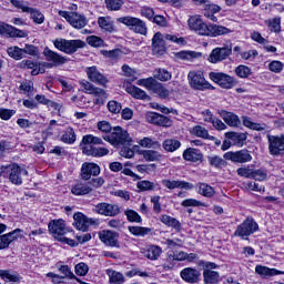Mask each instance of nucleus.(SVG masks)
Returning <instances> with one entry per match:
<instances>
[{
    "mask_svg": "<svg viewBox=\"0 0 284 284\" xmlns=\"http://www.w3.org/2000/svg\"><path fill=\"white\" fill-rule=\"evenodd\" d=\"M82 154H85L87 156H108V154H110V150L103 146H93L103 145V140L92 134H88L82 138Z\"/></svg>",
    "mask_w": 284,
    "mask_h": 284,
    "instance_id": "1",
    "label": "nucleus"
},
{
    "mask_svg": "<svg viewBox=\"0 0 284 284\" xmlns=\"http://www.w3.org/2000/svg\"><path fill=\"white\" fill-rule=\"evenodd\" d=\"M1 176H3V179H9L10 183H12L13 185H22V176H28V170L22 169L17 163L2 165L0 166V178Z\"/></svg>",
    "mask_w": 284,
    "mask_h": 284,
    "instance_id": "2",
    "label": "nucleus"
},
{
    "mask_svg": "<svg viewBox=\"0 0 284 284\" xmlns=\"http://www.w3.org/2000/svg\"><path fill=\"white\" fill-rule=\"evenodd\" d=\"M118 22L126 26V28H129L131 32H135V34H142V37L148 34V24H145V22L139 18L125 16L118 18Z\"/></svg>",
    "mask_w": 284,
    "mask_h": 284,
    "instance_id": "3",
    "label": "nucleus"
},
{
    "mask_svg": "<svg viewBox=\"0 0 284 284\" xmlns=\"http://www.w3.org/2000/svg\"><path fill=\"white\" fill-rule=\"evenodd\" d=\"M103 139L104 141L111 143V145H114V148L119 145H125V143H132V138H130L128 131L123 130L121 126L113 128L111 133L105 135Z\"/></svg>",
    "mask_w": 284,
    "mask_h": 284,
    "instance_id": "4",
    "label": "nucleus"
},
{
    "mask_svg": "<svg viewBox=\"0 0 284 284\" xmlns=\"http://www.w3.org/2000/svg\"><path fill=\"white\" fill-rule=\"evenodd\" d=\"M53 45L57 50H60V52H64V54H74L77 50L85 48V42H83V40L55 39Z\"/></svg>",
    "mask_w": 284,
    "mask_h": 284,
    "instance_id": "5",
    "label": "nucleus"
},
{
    "mask_svg": "<svg viewBox=\"0 0 284 284\" xmlns=\"http://www.w3.org/2000/svg\"><path fill=\"white\" fill-rule=\"evenodd\" d=\"M189 85L192 90L205 92V90H214V87L205 80V75L201 72L191 71L187 74Z\"/></svg>",
    "mask_w": 284,
    "mask_h": 284,
    "instance_id": "6",
    "label": "nucleus"
},
{
    "mask_svg": "<svg viewBox=\"0 0 284 284\" xmlns=\"http://www.w3.org/2000/svg\"><path fill=\"white\" fill-rule=\"evenodd\" d=\"M209 79H211L213 83L220 85V88L223 90H232V88H235V85L239 83L236 78L224 72L212 71L209 73Z\"/></svg>",
    "mask_w": 284,
    "mask_h": 284,
    "instance_id": "7",
    "label": "nucleus"
},
{
    "mask_svg": "<svg viewBox=\"0 0 284 284\" xmlns=\"http://www.w3.org/2000/svg\"><path fill=\"white\" fill-rule=\"evenodd\" d=\"M258 230V223L254 221L252 217H247L242 224H240L235 232L234 236H239L243 241H247L254 232H257Z\"/></svg>",
    "mask_w": 284,
    "mask_h": 284,
    "instance_id": "8",
    "label": "nucleus"
},
{
    "mask_svg": "<svg viewBox=\"0 0 284 284\" xmlns=\"http://www.w3.org/2000/svg\"><path fill=\"white\" fill-rule=\"evenodd\" d=\"M42 54L45 58V61H48L43 62V68H59V65H65V62L68 61V58L52 51V49L48 47L43 49Z\"/></svg>",
    "mask_w": 284,
    "mask_h": 284,
    "instance_id": "9",
    "label": "nucleus"
},
{
    "mask_svg": "<svg viewBox=\"0 0 284 284\" xmlns=\"http://www.w3.org/2000/svg\"><path fill=\"white\" fill-rule=\"evenodd\" d=\"M266 139L268 141V154L271 156H282L284 153V135L267 134Z\"/></svg>",
    "mask_w": 284,
    "mask_h": 284,
    "instance_id": "10",
    "label": "nucleus"
},
{
    "mask_svg": "<svg viewBox=\"0 0 284 284\" xmlns=\"http://www.w3.org/2000/svg\"><path fill=\"white\" fill-rule=\"evenodd\" d=\"M80 85L82 88V91H84L87 94H93L94 97H97V105L103 103L108 99V93L105 92V90L94 87V84L88 82V80L80 81Z\"/></svg>",
    "mask_w": 284,
    "mask_h": 284,
    "instance_id": "11",
    "label": "nucleus"
},
{
    "mask_svg": "<svg viewBox=\"0 0 284 284\" xmlns=\"http://www.w3.org/2000/svg\"><path fill=\"white\" fill-rule=\"evenodd\" d=\"M225 161H231L232 163H250L252 161V152L247 149H242L240 151H229L223 154Z\"/></svg>",
    "mask_w": 284,
    "mask_h": 284,
    "instance_id": "12",
    "label": "nucleus"
},
{
    "mask_svg": "<svg viewBox=\"0 0 284 284\" xmlns=\"http://www.w3.org/2000/svg\"><path fill=\"white\" fill-rule=\"evenodd\" d=\"M59 17L65 19V21L77 30H81V28L88 26V19L77 12L59 11Z\"/></svg>",
    "mask_w": 284,
    "mask_h": 284,
    "instance_id": "13",
    "label": "nucleus"
},
{
    "mask_svg": "<svg viewBox=\"0 0 284 284\" xmlns=\"http://www.w3.org/2000/svg\"><path fill=\"white\" fill-rule=\"evenodd\" d=\"M230 54H232V44H225L224 47L213 49L207 61L210 63H221V61H225Z\"/></svg>",
    "mask_w": 284,
    "mask_h": 284,
    "instance_id": "14",
    "label": "nucleus"
},
{
    "mask_svg": "<svg viewBox=\"0 0 284 284\" xmlns=\"http://www.w3.org/2000/svg\"><path fill=\"white\" fill-rule=\"evenodd\" d=\"M95 214H101L102 216H119L121 214V209L116 204L110 203H99L93 207Z\"/></svg>",
    "mask_w": 284,
    "mask_h": 284,
    "instance_id": "15",
    "label": "nucleus"
},
{
    "mask_svg": "<svg viewBox=\"0 0 284 284\" xmlns=\"http://www.w3.org/2000/svg\"><path fill=\"white\" fill-rule=\"evenodd\" d=\"M187 23L190 30H193L194 32H196V34H200L201 37H207L210 24L203 22L201 17L193 16L187 20Z\"/></svg>",
    "mask_w": 284,
    "mask_h": 284,
    "instance_id": "16",
    "label": "nucleus"
},
{
    "mask_svg": "<svg viewBox=\"0 0 284 284\" xmlns=\"http://www.w3.org/2000/svg\"><path fill=\"white\" fill-rule=\"evenodd\" d=\"M187 253L185 251H169L166 253V263L163 265L164 270L170 271L174 270L176 261H186Z\"/></svg>",
    "mask_w": 284,
    "mask_h": 284,
    "instance_id": "17",
    "label": "nucleus"
},
{
    "mask_svg": "<svg viewBox=\"0 0 284 284\" xmlns=\"http://www.w3.org/2000/svg\"><path fill=\"white\" fill-rule=\"evenodd\" d=\"M49 232L54 236V239H61L68 234V227H65V221L63 220H52L49 223Z\"/></svg>",
    "mask_w": 284,
    "mask_h": 284,
    "instance_id": "18",
    "label": "nucleus"
},
{
    "mask_svg": "<svg viewBox=\"0 0 284 284\" xmlns=\"http://www.w3.org/2000/svg\"><path fill=\"white\" fill-rule=\"evenodd\" d=\"M99 239L104 243V245H108L109 247H119V233L114 231H101L99 233Z\"/></svg>",
    "mask_w": 284,
    "mask_h": 284,
    "instance_id": "19",
    "label": "nucleus"
},
{
    "mask_svg": "<svg viewBox=\"0 0 284 284\" xmlns=\"http://www.w3.org/2000/svg\"><path fill=\"white\" fill-rule=\"evenodd\" d=\"M148 123H152L153 125H161L162 128H171L172 120L170 118L159 114L156 112L146 113Z\"/></svg>",
    "mask_w": 284,
    "mask_h": 284,
    "instance_id": "20",
    "label": "nucleus"
},
{
    "mask_svg": "<svg viewBox=\"0 0 284 284\" xmlns=\"http://www.w3.org/2000/svg\"><path fill=\"white\" fill-rule=\"evenodd\" d=\"M101 168L97 163H83L81 168V176L83 181H90L91 176H99Z\"/></svg>",
    "mask_w": 284,
    "mask_h": 284,
    "instance_id": "21",
    "label": "nucleus"
},
{
    "mask_svg": "<svg viewBox=\"0 0 284 284\" xmlns=\"http://www.w3.org/2000/svg\"><path fill=\"white\" fill-rule=\"evenodd\" d=\"M182 281L190 284H196L201 281V271L192 267H186L180 272Z\"/></svg>",
    "mask_w": 284,
    "mask_h": 284,
    "instance_id": "22",
    "label": "nucleus"
},
{
    "mask_svg": "<svg viewBox=\"0 0 284 284\" xmlns=\"http://www.w3.org/2000/svg\"><path fill=\"white\" fill-rule=\"evenodd\" d=\"M21 234V229H16L7 234L0 235V250H8L11 243H14Z\"/></svg>",
    "mask_w": 284,
    "mask_h": 284,
    "instance_id": "23",
    "label": "nucleus"
},
{
    "mask_svg": "<svg viewBox=\"0 0 284 284\" xmlns=\"http://www.w3.org/2000/svg\"><path fill=\"white\" fill-rule=\"evenodd\" d=\"M87 74L92 83H97L98 85H105V83H108V78H105L97 67L88 68Z\"/></svg>",
    "mask_w": 284,
    "mask_h": 284,
    "instance_id": "24",
    "label": "nucleus"
},
{
    "mask_svg": "<svg viewBox=\"0 0 284 284\" xmlns=\"http://www.w3.org/2000/svg\"><path fill=\"white\" fill-rule=\"evenodd\" d=\"M162 185L168 190H194V184L185 181L162 180Z\"/></svg>",
    "mask_w": 284,
    "mask_h": 284,
    "instance_id": "25",
    "label": "nucleus"
},
{
    "mask_svg": "<svg viewBox=\"0 0 284 284\" xmlns=\"http://www.w3.org/2000/svg\"><path fill=\"white\" fill-rule=\"evenodd\" d=\"M152 52L153 54H164L165 53V40H163V34L156 32L152 39Z\"/></svg>",
    "mask_w": 284,
    "mask_h": 284,
    "instance_id": "26",
    "label": "nucleus"
},
{
    "mask_svg": "<svg viewBox=\"0 0 284 284\" xmlns=\"http://www.w3.org/2000/svg\"><path fill=\"white\" fill-rule=\"evenodd\" d=\"M220 116L230 128H239L241 125V119L235 113L222 110L220 111Z\"/></svg>",
    "mask_w": 284,
    "mask_h": 284,
    "instance_id": "27",
    "label": "nucleus"
},
{
    "mask_svg": "<svg viewBox=\"0 0 284 284\" xmlns=\"http://www.w3.org/2000/svg\"><path fill=\"white\" fill-rule=\"evenodd\" d=\"M142 254L145 258H149V261H159V257L163 254V248L159 245H150L142 250Z\"/></svg>",
    "mask_w": 284,
    "mask_h": 284,
    "instance_id": "28",
    "label": "nucleus"
},
{
    "mask_svg": "<svg viewBox=\"0 0 284 284\" xmlns=\"http://www.w3.org/2000/svg\"><path fill=\"white\" fill-rule=\"evenodd\" d=\"M183 159L184 161L199 163V161H203V153L199 149L189 148L183 152Z\"/></svg>",
    "mask_w": 284,
    "mask_h": 284,
    "instance_id": "29",
    "label": "nucleus"
},
{
    "mask_svg": "<svg viewBox=\"0 0 284 284\" xmlns=\"http://www.w3.org/2000/svg\"><path fill=\"white\" fill-rule=\"evenodd\" d=\"M73 225L80 232H88V216L83 213H75L73 215Z\"/></svg>",
    "mask_w": 284,
    "mask_h": 284,
    "instance_id": "30",
    "label": "nucleus"
},
{
    "mask_svg": "<svg viewBox=\"0 0 284 284\" xmlns=\"http://www.w3.org/2000/svg\"><path fill=\"white\" fill-rule=\"evenodd\" d=\"M225 138L232 141L233 145H237L239 148L243 146V143L247 141L245 133L226 132Z\"/></svg>",
    "mask_w": 284,
    "mask_h": 284,
    "instance_id": "31",
    "label": "nucleus"
},
{
    "mask_svg": "<svg viewBox=\"0 0 284 284\" xmlns=\"http://www.w3.org/2000/svg\"><path fill=\"white\" fill-rule=\"evenodd\" d=\"M221 275L216 271H212L210 268L203 270V281L204 284H219Z\"/></svg>",
    "mask_w": 284,
    "mask_h": 284,
    "instance_id": "32",
    "label": "nucleus"
},
{
    "mask_svg": "<svg viewBox=\"0 0 284 284\" xmlns=\"http://www.w3.org/2000/svg\"><path fill=\"white\" fill-rule=\"evenodd\" d=\"M106 276H109V283L110 284H124L125 283V276L118 271H114L112 268H108L105 271Z\"/></svg>",
    "mask_w": 284,
    "mask_h": 284,
    "instance_id": "33",
    "label": "nucleus"
},
{
    "mask_svg": "<svg viewBox=\"0 0 284 284\" xmlns=\"http://www.w3.org/2000/svg\"><path fill=\"white\" fill-rule=\"evenodd\" d=\"M209 32L206 33V37H221L223 34H230L232 30L217 24H209Z\"/></svg>",
    "mask_w": 284,
    "mask_h": 284,
    "instance_id": "34",
    "label": "nucleus"
},
{
    "mask_svg": "<svg viewBox=\"0 0 284 284\" xmlns=\"http://www.w3.org/2000/svg\"><path fill=\"white\" fill-rule=\"evenodd\" d=\"M142 156L149 163L155 162L159 163L163 161V154L156 150H144L142 151Z\"/></svg>",
    "mask_w": 284,
    "mask_h": 284,
    "instance_id": "35",
    "label": "nucleus"
},
{
    "mask_svg": "<svg viewBox=\"0 0 284 284\" xmlns=\"http://www.w3.org/2000/svg\"><path fill=\"white\" fill-rule=\"evenodd\" d=\"M138 143L141 148H145L148 150H161V142L152 138H143L139 140Z\"/></svg>",
    "mask_w": 284,
    "mask_h": 284,
    "instance_id": "36",
    "label": "nucleus"
},
{
    "mask_svg": "<svg viewBox=\"0 0 284 284\" xmlns=\"http://www.w3.org/2000/svg\"><path fill=\"white\" fill-rule=\"evenodd\" d=\"M242 121L244 128H248V130H255L256 132H263V130H267V124L253 122L252 119L247 116H242Z\"/></svg>",
    "mask_w": 284,
    "mask_h": 284,
    "instance_id": "37",
    "label": "nucleus"
},
{
    "mask_svg": "<svg viewBox=\"0 0 284 284\" xmlns=\"http://www.w3.org/2000/svg\"><path fill=\"white\" fill-rule=\"evenodd\" d=\"M255 272L260 276H278V274H284V271H278L276 268H270L267 266L257 265Z\"/></svg>",
    "mask_w": 284,
    "mask_h": 284,
    "instance_id": "38",
    "label": "nucleus"
},
{
    "mask_svg": "<svg viewBox=\"0 0 284 284\" xmlns=\"http://www.w3.org/2000/svg\"><path fill=\"white\" fill-rule=\"evenodd\" d=\"M98 26L101 30H104V32H114V22L110 17H100L98 19Z\"/></svg>",
    "mask_w": 284,
    "mask_h": 284,
    "instance_id": "39",
    "label": "nucleus"
},
{
    "mask_svg": "<svg viewBox=\"0 0 284 284\" xmlns=\"http://www.w3.org/2000/svg\"><path fill=\"white\" fill-rule=\"evenodd\" d=\"M126 92L128 94H131L133 99H140L142 101H145V99H148V93L136 85L126 87Z\"/></svg>",
    "mask_w": 284,
    "mask_h": 284,
    "instance_id": "40",
    "label": "nucleus"
},
{
    "mask_svg": "<svg viewBox=\"0 0 284 284\" xmlns=\"http://www.w3.org/2000/svg\"><path fill=\"white\" fill-rule=\"evenodd\" d=\"M71 192L75 196H85V194H90V192H92V187L90 184L78 183L72 186Z\"/></svg>",
    "mask_w": 284,
    "mask_h": 284,
    "instance_id": "41",
    "label": "nucleus"
},
{
    "mask_svg": "<svg viewBox=\"0 0 284 284\" xmlns=\"http://www.w3.org/2000/svg\"><path fill=\"white\" fill-rule=\"evenodd\" d=\"M151 92H154V94H158L160 99H168L170 97V90H168L162 83L153 82V87L151 89Z\"/></svg>",
    "mask_w": 284,
    "mask_h": 284,
    "instance_id": "42",
    "label": "nucleus"
},
{
    "mask_svg": "<svg viewBox=\"0 0 284 284\" xmlns=\"http://www.w3.org/2000/svg\"><path fill=\"white\" fill-rule=\"evenodd\" d=\"M197 192L202 195L205 196L206 199H212L216 192L214 191V187L210 186L207 183H199L197 184Z\"/></svg>",
    "mask_w": 284,
    "mask_h": 284,
    "instance_id": "43",
    "label": "nucleus"
},
{
    "mask_svg": "<svg viewBox=\"0 0 284 284\" xmlns=\"http://www.w3.org/2000/svg\"><path fill=\"white\" fill-rule=\"evenodd\" d=\"M162 146H163V150H165V152H176V150L181 148V141L174 140V139H168L163 141Z\"/></svg>",
    "mask_w": 284,
    "mask_h": 284,
    "instance_id": "44",
    "label": "nucleus"
},
{
    "mask_svg": "<svg viewBox=\"0 0 284 284\" xmlns=\"http://www.w3.org/2000/svg\"><path fill=\"white\" fill-rule=\"evenodd\" d=\"M139 192H152L156 190V184L154 182L142 180L136 183Z\"/></svg>",
    "mask_w": 284,
    "mask_h": 284,
    "instance_id": "45",
    "label": "nucleus"
},
{
    "mask_svg": "<svg viewBox=\"0 0 284 284\" xmlns=\"http://www.w3.org/2000/svg\"><path fill=\"white\" fill-rule=\"evenodd\" d=\"M209 165L211 168H224V165H227V162L225 159L221 158L220 155H210L207 156Z\"/></svg>",
    "mask_w": 284,
    "mask_h": 284,
    "instance_id": "46",
    "label": "nucleus"
},
{
    "mask_svg": "<svg viewBox=\"0 0 284 284\" xmlns=\"http://www.w3.org/2000/svg\"><path fill=\"white\" fill-rule=\"evenodd\" d=\"M0 277L3 281H9V283H19L21 281L19 274H12L9 270H0Z\"/></svg>",
    "mask_w": 284,
    "mask_h": 284,
    "instance_id": "47",
    "label": "nucleus"
},
{
    "mask_svg": "<svg viewBox=\"0 0 284 284\" xmlns=\"http://www.w3.org/2000/svg\"><path fill=\"white\" fill-rule=\"evenodd\" d=\"M129 232L133 234V236H148V234L152 232V229L143 226H129Z\"/></svg>",
    "mask_w": 284,
    "mask_h": 284,
    "instance_id": "48",
    "label": "nucleus"
},
{
    "mask_svg": "<svg viewBox=\"0 0 284 284\" xmlns=\"http://www.w3.org/2000/svg\"><path fill=\"white\" fill-rule=\"evenodd\" d=\"M28 14H31V19L34 21V23H38L39 26H41V23H43L45 21V17L43 16V13H41L39 10L34 9V8H29V11H27Z\"/></svg>",
    "mask_w": 284,
    "mask_h": 284,
    "instance_id": "49",
    "label": "nucleus"
},
{
    "mask_svg": "<svg viewBox=\"0 0 284 284\" xmlns=\"http://www.w3.org/2000/svg\"><path fill=\"white\" fill-rule=\"evenodd\" d=\"M176 59H181L182 61H191V59H196V57H201V53L194 51H180L175 53Z\"/></svg>",
    "mask_w": 284,
    "mask_h": 284,
    "instance_id": "50",
    "label": "nucleus"
},
{
    "mask_svg": "<svg viewBox=\"0 0 284 284\" xmlns=\"http://www.w3.org/2000/svg\"><path fill=\"white\" fill-rule=\"evenodd\" d=\"M104 3L111 12H116L123 8V0H104Z\"/></svg>",
    "mask_w": 284,
    "mask_h": 284,
    "instance_id": "51",
    "label": "nucleus"
},
{
    "mask_svg": "<svg viewBox=\"0 0 284 284\" xmlns=\"http://www.w3.org/2000/svg\"><path fill=\"white\" fill-rule=\"evenodd\" d=\"M61 141H63V143H69V144L74 143V141H77V133H74V129L68 128L63 133Z\"/></svg>",
    "mask_w": 284,
    "mask_h": 284,
    "instance_id": "52",
    "label": "nucleus"
},
{
    "mask_svg": "<svg viewBox=\"0 0 284 284\" xmlns=\"http://www.w3.org/2000/svg\"><path fill=\"white\" fill-rule=\"evenodd\" d=\"M7 52L9 57H11V59H14L16 61H21V59H23L24 57L23 49L19 47H10Z\"/></svg>",
    "mask_w": 284,
    "mask_h": 284,
    "instance_id": "53",
    "label": "nucleus"
},
{
    "mask_svg": "<svg viewBox=\"0 0 284 284\" xmlns=\"http://www.w3.org/2000/svg\"><path fill=\"white\" fill-rule=\"evenodd\" d=\"M191 134H194L195 136H199L200 139H210V132L207 131V129H205L201 125L193 126L191 130Z\"/></svg>",
    "mask_w": 284,
    "mask_h": 284,
    "instance_id": "54",
    "label": "nucleus"
},
{
    "mask_svg": "<svg viewBox=\"0 0 284 284\" xmlns=\"http://www.w3.org/2000/svg\"><path fill=\"white\" fill-rule=\"evenodd\" d=\"M235 74L240 79H247V77H250L252 74V69H250V67H247V65L240 64L235 69Z\"/></svg>",
    "mask_w": 284,
    "mask_h": 284,
    "instance_id": "55",
    "label": "nucleus"
},
{
    "mask_svg": "<svg viewBox=\"0 0 284 284\" xmlns=\"http://www.w3.org/2000/svg\"><path fill=\"white\" fill-rule=\"evenodd\" d=\"M153 77L159 81H170V79H172V74L165 69L155 70Z\"/></svg>",
    "mask_w": 284,
    "mask_h": 284,
    "instance_id": "56",
    "label": "nucleus"
},
{
    "mask_svg": "<svg viewBox=\"0 0 284 284\" xmlns=\"http://www.w3.org/2000/svg\"><path fill=\"white\" fill-rule=\"evenodd\" d=\"M128 221H130V223H142L143 219H141V215H139V213H136V211L134 210H126L124 212Z\"/></svg>",
    "mask_w": 284,
    "mask_h": 284,
    "instance_id": "57",
    "label": "nucleus"
},
{
    "mask_svg": "<svg viewBox=\"0 0 284 284\" xmlns=\"http://www.w3.org/2000/svg\"><path fill=\"white\" fill-rule=\"evenodd\" d=\"M87 43L92 48H101L103 45V39L97 36H90L87 38Z\"/></svg>",
    "mask_w": 284,
    "mask_h": 284,
    "instance_id": "58",
    "label": "nucleus"
},
{
    "mask_svg": "<svg viewBox=\"0 0 284 284\" xmlns=\"http://www.w3.org/2000/svg\"><path fill=\"white\" fill-rule=\"evenodd\" d=\"M88 272H90V267L88 266V264L81 262L75 265V274L78 276H85Z\"/></svg>",
    "mask_w": 284,
    "mask_h": 284,
    "instance_id": "59",
    "label": "nucleus"
},
{
    "mask_svg": "<svg viewBox=\"0 0 284 284\" xmlns=\"http://www.w3.org/2000/svg\"><path fill=\"white\" fill-rule=\"evenodd\" d=\"M253 172L254 170L250 169V166H243L236 170L237 175L243 176L244 179H252Z\"/></svg>",
    "mask_w": 284,
    "mask_h": 284,
    "instance_id": "60",
    "label": "nucleus"
},
{
    "mask_svg": "<svg viewBox=\"0 0 284 284\" xmlns=\"http://www.w3.org/2000/svg\"><path fill=\"white\" fill-rule=\"evenodd\" d=\"M251 179H254L255 181H265V179H267V171L263 169L253 170Z\"/></svg>",
    "mask_w": 284,
    "mask_h": 284,
    "instance_id": "61",
    "label": "nucleus"
},
{
    "mask_svg": "<svg viewBox=\"0 0 284 284\" xmlns=\"http://www.w3.org/2000/svg\"><path fill=\"white\" fill-rule=\"evenodd\" d=\"M155 81H156V80H155L154 78H148V79H140V80H138L136 83H138L139 85H142V87L145 88L146 90L152 91V88H153Z\"/></svg>",
    "mask_w": 284,
    "mask_h": 284,
    "instance_id": "62",
    "label": "nucleus"
},
{
    "mask_svg": "<svg viewBox=\"0 0 284 284\" xmlns=\"http://www.w3.org/2000/svg\"><path fill=\"white\" fill-rule=\"evenodd\" d=\"M165 245L169 247V250H174V247H183V240H181V239H174V240L168 239L165 241Z\"/></svg>",
    "mask_w": 284,
    "mask_h": 284,
    "instance_id": "63",
    "label": "nucleus"
},
{
    "mask_svg": "<svg viewBox=\"0 0 284 284\" xmlns=\"http://www.w3.org/2000/svg\"><path fill=\"white\" fill-rule=\"evenodd\" d=\"M268 28L271 32H281V18H274L273 20L270 21Z\"/></svg>",
    "mask_w": 284,
    "mask_h": 284,
    "instance_id": "64",
    "label": "nucleus"
}]
</instances>
